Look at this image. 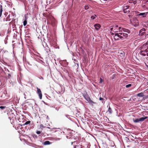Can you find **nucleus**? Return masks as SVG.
<instances>
[{
	"instance_id": "7c9ffc66",
	"label": "nucleus",
	"mask_w": 148,
	"mask_h": 148,
	"mask_svg": "<svg viewBox=\"0 0 148 148\" xmlns=\"http://www.w3.org/2000/svg\"><path fill=\"white\" fill-rule=\"evenodd\" d=\"M99 100H103L104 99L101 97H100L99 98Z\"/></svg>"
},
{
	"instance_id": "393cba45",
	"label": "nucleus",
	"mask_w": 148,
	"mask_h": 148,
	"mask_svg": "<svg viewBox=\"0 0 148 148\" xmlns=\"http://www.w3.org/2000/svg\"><path fill=\"white\" fill-rule=\"evenodd\" d=\"M132 86V85L130 84H128L127 85H126V88H129V87H130L131 86Z\"/></svg>"
},
{
	"instance_id": "f03ea898",
	"label": "nucleus",
	"mask_w": 148,
	"mask_h": 148,
	"mask_svg": "<svg viewBox=\"0 0 148 148\" xmlns=\"http://www.w3.org/2000/svg\"><path fill=\"white\" fill-rule=\"evenodd\" d=\"M85 99L90 104L93 105V104L95 103L93 101L91 100L89 96L87 94H86L83 95Z\"/></svg>"
},
{
	"instance_id": "9b49d317",
	"label": "nucleus",
	"mask_w": 148,
	"mask_h": 148,
	"mask_svg": "<svg viewBox=\"0 0 148 148\" xmlns=\"http://www.w3.org/2000/svg\"><path fill=\"white\" fill-rule=\"evenodd\" d=\"M137 96L139 97H142L144 96L143 93L142 92L138 93L137 94Z\"/></svg>"
},
{
	"instance_id": "c9c22d12",
	"label": "nucleus",
	"mask_w": 148,
	"mask_h": 148,
	"mask_svg": "<svg viewBox=\"0 0 148 148\" xmlns=\"http://www.w3.org/2000/svg\"><path fill=\"white\" fill-rule=\"evenodd\" d=\"M147 56H148V53H147Z\"/></svg>"
},
{
	"instance_id": "f257e3e1",
	"label": "nucleus",
	"mask_w": 148,
	"mask_h": 148,
	"mask_svg": "<svg viewBox=\"0 0 148 148\" xmlns=\"http://www.w3.org/2000/svg\"><path fill=\"white\" fill-rule=\"evenodd\" d=\"M110 33L111 35H114V38L115 40H117L119 39H121V36L120 34L121 33H114L112 32H110Z\"/></svg>"
},
{
	"instance_id": "cd10ccee",
	"label": "nucleus",
	"mask_w": 148,
	"mask_h": 148,
	"mask_svg": "<svg viewBox=\"0 0 148 148\" xmlns=\"http://www.w3.org/2000/svg\"><path fill=\"white\" fill-rule=\"evenodd\" d=\"M36 133L38 134H40L41 132L40 131H36Z\"/></svg>"
},
{
	"instance_id": "1a4fd4ad",
	"label": "nucleus",
	"mask_w": 148,
	"mask_h": 148,
	"mask_svg": "<svg viewBox=\"0 0 148 148\" xmlns=\"http://www.w3.org/2000/svg\"><path fill=\"white\" fill-rule=\"evenodd\" d=\"M3 11V7L1 5H0V17L1 16Z\"/></svg>"
},
{
	"instance_id": "423d86ee",
	"label": "nucleus",
	"mask_w": 148,
	"mask_h": 148,
	"mask_svg": "<svg viewBox=\"0 0 148 148\" xmlns=\"http://www.w3.org/2000/svg\"><path fill=\"white\" fill-rule=\"evenodd\" d=\"M145 32H146V29L145 27L144 28H143L140 30L139 34L140 35H143V33H144Z\"/></svg>"
},
{
	"instance_id": "e433bc0d",
	"label": "nucleus",
	"mask_w": 148,
	"mask_h": 148,
	"mask_svg": "<svg viewBox=\"0 0 148 148\" xmlns=\"http://www.w3.org/2000/svg\"><path fill=\"white\" fill-rule=\"evenodd\" d=\"M48 128H49V129H50V127H48Z\"/></svg>"
},
{
	"instance_id": "20e7f679",
	"label": "nucleus",
	"mask_w": 148,
	"mask_h": 148,
	"mask_svg": "<svg viewBox=\"0 0 148 148\" xmlns=\"http://www.w3.org/2000/svg\"><path fill=\"white\" fill-rule=\"evenodd\" d=\"M117 30H119V31H122V30L124 32H127L129 34L130 33V31L129 30L127 29L121 27H119Z\"/></svg>"
},
{
	"instance_id": "9d476101",
	"label": "nucleus",
	"mask_w": 148,
	"mask_h": 148,
	"mask_svg": "<svg viewBox=\"0 0 148 148\" xmlns=\"http://www.w3.org/2000/svg\"><path fill=\"white\" fill-rule=\"evenodd\" d=\"M118 27V26L116 25H114L110 29V31H113V29L114 28H117Z\"/></svg>"
},
{
	"instance_id": "0eeeda50",
	"label": "nucleus",
	"mask_w": 148,
	"mask_h": 148,
	"mask_svg": "<svg viewBox=\"0 0 148 148\" xmlns=\"http://www.w3.org/2000/svg\"><path fill=\"white\" fill-rule=\"evenodd\" d=\"M95 27V29L97 30H98L101 27V25L99 24H96L94 25Z\"/></svg>"
},
{
	"instance_id": "39448f33",
	"label": "nucleus",
	"mask_w": 148,
	"mask_h": 148,
	"mask_svg": "<svg viewBox=\"0 0 148 148\" xmlns=\"http://www.w3.org/2000/svg\"><path fill=\"white\" fill-rule=\"evenodd\" d=\"M37 93L38 94L39 98L40 99H42V94L40 89L38 88L37 87Z\"/></svg>"
},
{
	"instance_id": "c85d7f7f",
	"label": "nucleus",
	"mask_w": 148,
	"mask_h": 148,
	"mask_svg": "<svg viewBox=\"0 0 148 148\" xmlns=\"http://www.w3.org/2000/svg\"><path fill=\"white\" fill-rule=\"evenodd\" d=\"M103 80L101 78H100L99 83H102V82H103Z\"/></svg>"
},
{
	"instance_id": "4468645a",
	"label": "nucleus",
	"mask_w": 148,
	"mask_h": 148,
	"mask_svg": "<svg viewBox=\"0 0 148 148\" xmlns=\"http://www.w3.org/2000/svg\"><path fill=\"white\" fill-rule=\"evenodd\" d=\"M148 118L147 116H145V117H142L139 119L140 121H143L145 119Z\"/></svg>"
},
{
	"instance_id": "6ab92c4d",
	"label": "nucleus",
	"mask_w": 148,
	"mask_h": 148,
	"mask_svg": "<svg viewBox=\"0 0 148 148\" xmlns=\"http://www.w3.org/2000/svg\"><path fill=\"white\" fill-rule=\"evenodd\" d=\"M96 17H97L96 15V14H94V15L91 16V18L92 20H94L95 19Z\"/></svg>"
},
{
	"instance_id": "c756f323",
	"label": "nucleus",
	"mask_w": 148,
	"mask_h": 148,
	"mask_svg": "<svg viewBox=\"0 0 148 148\" xmlns=\"http://www.w3.org/2000/svg\"><path fill=\"white\" fill-rule=\"evenodd\" d=\"M144 51V52H145L146 53H147V52H148V48H147V49H146L145 51Z\"/></svg>"
},
{
	"instance_id": "b1692460",
	"label": "nucleus",
	"mask_w": 148,
	"mask_h": 148,
	"mask_svg": "<svg viewBox=\"0 0 148 148\" xmlns=\"http://www.w3.org/2000/svg\"><path fill=\"white\" fill-rule=\"evenodd\" d=\"M84 8L85 10H87L89 8V6L88 5H85Z\"/></svg>"
},
{
	"instance_id": "f8f14e48",
	"label": "nucleus",
	"mask_w": 148,
	"mask_h": 148,
	"mask_svg": "<svg viewBox=\"0 0 148 148\" xmlns=\"http://www.w3.org/2000/svg\"><path fill=\"white\" fill-rule=\"evenodd\" d=\"M51 143L49 141H46L44 142V145H48L51 144Z\"/></svg>"
},
{
	"instance_id": "a211bd4d",
	"label": "nucleus",
	"mask_w": 148,
	"mask_h": 148,
	"mask_svg": "<svg viewBox=\"0 0 148 148\" xmlns=\"http://www.w3.org/2000/svg\"><path fill=\"white\" fill-rule=\"evenodd\" d=\"M31 123V121H26L23 125H25L28 124H30Z\"/></svg>"
},
{
	"instance_id": "aec40b11",
	"label": "nucleus",
	"mask_w": 148,
	"mask_h": 148,
	"mask_svg": "<svg viewBox=\"0 0 148 148\" xmlns=\"http://www.w3.org/2000/svg\"><path fill=\"white\" fill-rule=\"evenodd\" d=\"M25 20H24L23 22V24L24 26H25L27 24V21L26 20L27 19L25 18Z\"/></svg>"
},
{
	"instance_id": "6e6552de",
	"label": "nucleus",
	"mask_w": 148,
	"mask_h": 148,
	"mask_svg": "<svg viewBox=\"0 0 148 148\" xmlns=\"http://www.w3.org/2000/svg\"><path fill=\"white\" fill-rule=\"evenodd\" d=\"M147 14V12H145L143 13H140L138 14L139 16H143V17H145Z\"/></svg>"
},
{
	"instance_id": "473e14b6",
	"label": "nucleus",
	"mask_w": 148,
	"mask_h": 148,
	"mask_svg": "<svg viewBox=\"0 0 148 148\" xmlns=\"http://www.w3.org/2000/svg\"><path fill=\"white\" fill-rule=\"evenodd\" d=\"M54 129V128H52V129H51L50 130L51 131H52V130Z\"/></svg>"
},
{
	"instance_id": "72a5a7b5",
	"label": "nucleus",
	"mask_w": 148,
	"mask_h": 148,
	"mask_svg": "<svg viewBox=\"0 0 148 148\" xmlns=\"http://www.w3.org/2000/svg\"><path fill=\"white\" fill-rule=\"evenodd\" d=\"M49 51H47V52L48 53L49 52V51H50L49 50Z\"/></svg>"
},
{
	"instance_id": "bb28decb",
	"label": "nucleus",
	"mask_w": 148,
	"mask_h": 148,
	"mask_svg": "<svg viewBox=\"0 0 148 148\" xmlns=\"http://www.w3.org/2000/svg\"><path fill=\"white\" fill-rule=\"evenodd\" d=\"M6 108L5 106H0V108L1 109H3Z\"/></svg>"
},
{
	"instance_id": "2eb2a0df",
	"label": "nucleus",
	"mask_w": 148,
	"mask_h": 148,
	"mask_svg": "<svg viewBox=\"0 0 148 148\" xmlns=\"http://www.w3.org/2000/svg\"><path fill=\"white\" fill-rule=\"evenodd\" d=\"M140 53L141 55H143L144 56H145L146 55V54L144 53L143 50L141 51L140 52Z\"/></svg>"
},
{
	"instance_id": "f704fd0d",
	"label": "nucleus",
	"mask_w": 148,
	"mask_h": 148,
	"mask_svg": "<svg viewBox=\"0 0 148 148\" xmlns=\"http://www.w3.org/2000/svg\"><path fill=\"white\" fill-rule=\"evenodd\" d=\"M73 142H72L71 143V144L72 145H73Z\"/></svg>"
},
{
	"instance_id": "a878e982",
	"label": "nucleus",
	"mask_w": 148,
	"mask_h": 148,
	"mask_svg": "<svg viewBox=\"0 0 148 148\" xmlns=\"http://www.w3.org/2000/svg\"><path fill=\"white\" fill-rule=\"evenodd\" d=\"M113 32H114V33H116V32H117V31L116 30V28H114L113 29Z\"/></svg>"
},
{
	"instance_id": "412c9836",
	"label": "nucleus",
	"mask_w": 148,
	"mask_h": 148,
	"mask_svg": "<svg viewBox=\"0 0 148 148\" xmlns=\"http://www.w3.org/2000/svg\"><path fill=\"white\" fill-rule=\"evenodd\" d=\"M134 121L135 123H137V122H138L140 121L139 119H137L135 120H134Z\"/></svg>"
},
{
	"instance_id": "ddd939ff",
	"label": "nucleus",
	"mask_w": 148,
	"mask_h": 148,
	"mask_svg": "<svg viewBox=\"0 0 148 148\" xmlns=\"http://www.w3.org/2000/svg\"><path fill=\"white\" fill-rule=\"evenodd\" d=\"M107 112H108L110 114H111L112 113V110L110 106L109 107L108 109Z\"/></svg>"
},
{
	"instance_id": "7ed1b4c3",
	"label": "nucleus",
	"mask_w": 148,
	"mask_h": 148,
	"mask_svg": "<svg viewBox=\"0 0 148 148\" xmlns=\"http://www.w3.org/2000/svg\"><path fill=\"white\" fill-rule=\"evenodd\" d=\"M121 36V40H125L127 39L128 37V34H127L125 33H121L120 34Z\"/></svg>"
},
{
	"instance_id": "5701e85b",
	"label": "nucleus",
	"mask_w": 148,
	"mask_h": 148,
	"mask_svg": "<svg viewBox=\"0 0 148 148\" xmlns=\"http://www.w3.org/2000/svg\"><path fill=\"white\" fill-rule=\"evenodd\" d=\"M145 28L146 29V32L147 33H148V24L147 25V26H146L145 27Z\"/></svg>"
},
{
	"instance_id": "4be33fe9",
	"label": "nucleus",
	"mask_w": 148,
	"mask_h": 148,
	"mask_svg": "<svg viewBox=\"0 0 148 148\" xmlns=\"http://www.w3.org/2000/svg\"><path fill=\"white\" fill-rule=\"evenodd\" d=\"M43 15L44 16L46 17L48 16H49L48 14L47 13H44L43 14Z\"/></svg>"
},
{
	"instance_id": "f3484780",
	"label": "nucleus",
	"mask_w": 148,
	"mask_h": 148,
	"mask_svg": "<svg viewBox=\"0 0 148 148\" xmlns=\"http://www.w3.org/2000/svg\"><path fill=\"white\" fill-rule=\"evenodd\" d=\"M130 7V6L129 5H126L125 6L123 7V10H125L127 9H129V8Z\"/></svg>"
},
{
	"instance_id": "dca6fc26",
	"label": "nucleus",
	"mask_w": 148,
	"mask_h": 148,
	"mask_svg": "<svg viewBox=\"0 0 148 148\" xmlns=\"http://www.w3.org/2000/svg\"><path fill=\"white\" fill-rule=\"evenodd\" d=\"M123 12L124 13H128L130 12V10H129V9H127L125 10H123Z\"/></svg>"
},
{
	"instance_id": "2f4dec72",
	"label": "nucleus",
	"mask_w": 148,
	"mask_h": 148,
	"mask_svg": "<svg viewBox=\"0 0 148 148\" xmlns=\"http://www.w3.org/2000/svg\"><path fill=\"white\" fill-rule=\"evenodd\" d=\"M11 77V75L10 74H8V78H10Z\"/></svg>"
}]
</instances>
